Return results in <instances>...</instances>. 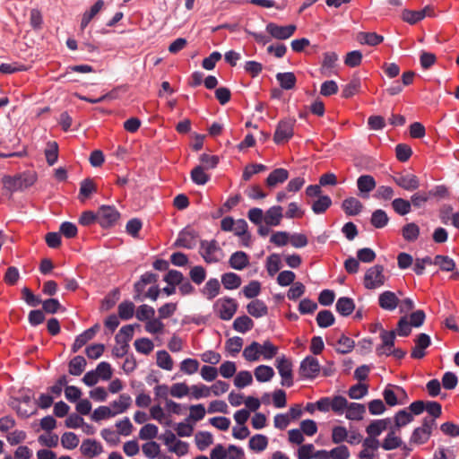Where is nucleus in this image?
<instances>
[{
    "instance_id": "f257e3e1",
    "label": "nucleus",
    "mask_w": 459,
    "mask_h": 459,
    "mask_svg": "<svg viewBox=\"0 0 459 459\" xmlns=\"http://www.w3.org/2000/svg\"><path fill=\"white\" fill-rule=\"evenodd\" d=\"M36 181L37 174L30 170L23 171L14 176L4 175L2 178L4 188L11 194L24 191L33 186Z\"/></svg>"
},
{
    "instance_id": "f03ea898",
    "label": "nucleus",
    "mask_w": 459,
    "mask_h": 459,
    "mask_svg": "<svg viewBox=\"0 0 459 459\" xmlns=\"http://www.w3.org/2000/svg\"><path fill=\"white\" fill-rule=\"evenodd\" d=\"M199 254L207 264H215L221 261L222 250L215 239L201 240Z\"/></svg>"
},
{
    "instance_id": "7ed1b4c3",
    "label": "nucleus",
    "mask_w": 459,
    "mask_h": 459,
    "mask_svg": "<svg viewBox=\"0 0 459 459\" xmlns=\"http://www.w3.org/2000/svg\"><path fill=\"white\" fill-rule=\"evenodd\" d=\"M296 119L287 117L281 119L273 134V141L276 144H282L289 142L294 135V126Z\"/></svg>"
},
{
    "instance_id": "20e7f679",
    "label": "nucleus",
    "mask_w": 459,
    "mask_h": 459,
    "mask_svg": "<svg viewBox=\"0 0 459 459\" xmlns=\"http://www.w3.org/2000/svg\"><path fill=\"white\" fill-rule=\"evenodd\" d=\"M436 422L434 419H429V417H425L422 420V424L420 427H417L412 431L410 443L415 445H423L429 441L432 435V429Z\"/></svg>"
},
{
    "instance_id": "39448f33",
    "label": "nucleus",
    "mask_w": 459,
    "mask_h": 459,
    "mask_svg": "<svg viewBox=\"0 0 459 459\" xmlns=\"http://www.w3.org/2000/svg\"><path fill=\"white\" fill-rule=\"evenodd\" d=\"M238 309L237 301L230 297L217 299L213 304V310L216 315L224 321L230 320Z\"/></svg>"
},
{
    "instance_id": "423d86ee",
    "label": "nucleus",
    "mask_w": 459,
    "mask_h": 459,
    "mask_svg": "<svg viewBox=\"0 0 459 459\" xmlns=\"http://www.w3.org/2000/svg\"><path fill=\"white\" fill-rule=\"evenodd\" d=\"M320 371L321 366L316 357L308 355L301 360L299 374L302 380H314Z\"/></svg>"
},
{
    "instance_id": "0eeeda50",
    "label": "nucleus",
    "mask_w": 459,
    "mask_h": 459,
    "mask_svg": "<svg viewBox=\"0 0 459 459\" xmlns=\"http://www.w3.org/2000/svg\"><path fill=\"white\" fill-rule=\"evenodd\" d=\"M97 212L98 223L103 229L115 226L120 218V212L113 205H101Z\"/></svg>"
},
{
    "instance_id": "6e6552de",
    "label": "nucleus",
    "mask_w": 459,
    "mask_h": 459,
    "mask_svg": "<svg viewBox=\"0 0 459 459\" xmlns=\"http://www.w3.org/2000/svg\"><path fill=\"white\" fill-rule=\"evenodd\" d=\"M275 367L281 377V385L291 387L294 384L291 360L285 355H281L276 359Z\"/></svg>"
},
{
    "instance_id": "1a4fd4ad",
    "label": "nucleus",
    "mask_w": 459,
    "mask_h": 459,
    "mask_svg": "<svg viewBox=\"0 0 459 459\" xmlns=\"http://www.w3.org/2000/svg\"><path fill=\"white\" fill-rule=\"evenodd\" d=\"M385 277L384 266L376 264L368 268L364 275V286L368 290H374L384 285Z\"/></svg>"
},
{
    "instance_id": "9d476101",
    "label": "nucleus",
    "mask_w": 459,
    "mask_h": 459,
    "mask_svg": "<svg viewBox=\"0 0 459 459\" xmlns=\"http://www.w3.org/2000/svg\"><path fill=\"white\" fill-rule=\"evenodd\" d=\"M297 27L294 24L281 26L274 22L266 25V31L276 39H287L296 31Z\"/></svg>"
},
{
    "instance_id": "9b49d317",
    "label": "nucleus",
    "mask_w": 459,
    "mask_h": 459,
    "mask_svg": "<svg viewBox=\"0 0 459 459\" xmlns=\"http://www.w3.org/2000/svg\"><path fill=\"white\" fill-rule=\"evenodd\" d=\"M392 178L398 186L406 191H414L420 187V179L414 174H398Z\"/></svg>"
},
{
    "instance_id": "f8f14e48",
    "label": "nucleus",
    "mask_w": 459,
    "mask_h": 459,
    "mask_svg": "<svg viewBox=\"0 0 459 459\" xmlns=\"http://www.w3.org/2000/svg\"><path fill=\"white\" fill-rule=\"evenodd\" d=\"M431 344L430 336L421 333L415 339V347L412 349L411 357L412 359H420L425 357V350Z\"/></svg>"
},
{
    "instance_id": "ddd939ff",
    "label": "nucleus",
    "mask_w": 459,
    "mask_h": 459,
    "mask_svg": "<svg viewBox=\"0 0 459 459\" xmlns=\"http://www.w3.org/2000/svg\"><path fill=\"white\" fill-rule=\"evenodd\" d=\"M356 184L359 192V195L362 198H368L369 193L373 191L377 186V182L374 177L368 174L360 175L357 178Z\"/></svg>"
},
{
    "instance_id": "4468645a",
    "label": "nucleus",
    "mask_w": 459,
    "mask_h": 459,
    "mask_svg": "<svg viewBox=\"0 0 459 459\" xmlns=\"http://www.w3.org/2000/svg\"><path fill=\"white\" fill-rule=\"evenodd\" d=\"M196 237L195 230L186 228L179 232L175 245L178 247L193 249L196 245Z\"/></svg>"
},
{
    "instance_id": "2eb2a0df",
    "label": "nucleus",
    "mask_w": 459,
    "mask_h": 459,
    "mask_svg": "<svg viewBox=\"0 0 459 459\" xmlns=\"http://www.w3.org/2000/svg\"><path fill=\"white\" fill-rule=\"evenodd\" d=\"M338 55L335 52H325L323 55V61L320 67V73L325 76L335 74Z\"/></svg>"
},
{
    "instance_id": "dca6fc26",
    "label": "nucleus",
    "mask_w": 459,
    "mask_h": 459,
    "mask_svg": "<svg viewBox=\"0 0 459 459\" xmlns=\"http://www.w3.org/2000/svg\"><path fill=\"white\" fill-rule=\"evenodd\" d=\"M398 304V297L391 290H385L378 296V305L384 310L394 311Z\"/></svg>"
},
{
    "instance_id": "f3484780",
    "label": "nucleus",
    "mask_w": 459,
    "mask_h": 459,
    "mask_svg": "<svg viewBox=\"0 0 459 459\" xmlns=\"http://www.w3.org/2000/svg\"><path fill=\"white\" fill-rule=\"evenodd\" d=\"M430 12L431 10L428 6L419 11L403 9L401 17L403 22L409 24H416L417 22L423 20L426 16H430Z\"/></svg>"
},
{
    "instance_id": "a211bd4d",
    "label": "nucleus",
    "mask_w": 459,
    "mask_h": 459,
    "mask_svg": "<svg viewBox=\"0 0 459 459\" xmlns=\"http://www.w3.org/2000/svg\"><path fill=\"white\" fill-rule=\"evenodd\" d=\"M341 207L347 216L359 215L363 210L362 203L353 196L345 198L342 201Z\"/></svg>"
},
{
    "instance_id": "6ab92c4d",
    "label": "nucleus",
    "mask_w": 459,
    "mask_h": 459,
    "mask_svg": "<svg viewBox=\"0 0 459 459\" xmlns=\"http://www.w3.org/2000/svg\"><path fill=\"white\" fill-rule=\"evenodd\" d=\"M221 291V283L216 278H210L200 290L201 294L208 300L215 299Z\"/></svg>"
},
{
    "instance_id": "aec40b11",
    "label": "nucleus",
    "mask_w": 459,
    "mask_h": 459,
    "mask_svg": "<svg viewBox=\"0 0 459 459\" xmlns=\"http://www.w3.org/2000/svg\"><path fill=\"white\" fill-rule=\"evenodd\" d=\"M390 423V418L374 420L367 426L366 432L369 437L377 438V437L388 428Z\"/></svg>"
},
{
    "instance_id": "412c9836",
    "label": "nucleus",
    "mask_w": 459,
    "mask_h": 459,
    "mask_svg": "<svg viewBox=\"0 0 459 459\" xmlns=\"http://www.w3.org/2000/svg\"><path fill=\"white\" fill-rule=\"evenodd\" d=\"M80 450L83 455L92 458L101 454L102 446L94 439H85L82 441Z\"/></svg>"
},
{
    "instance_id": "4be33fe9",
    "label": "nucleus",
    "mask_w": 459,
    "mask_h": 459,
    "mask_svg": "<svg viewBox=\"0 0 459 459\" xmlns=\"http://www.w3.org/2000/svg\"><path fill=\"white\" fill-rule=\"evenodd\" d=\"M247 310L249 315L255 318H260L268 314V307L264 301L255 299L247 305Z\"/></svg>"
},
{
    "instance_id": "5701e85b",
    "label": "nucleus",
    "mask_w": 459,
    "mask_h": 459,
    "mask_svg": "<svg viewBox=\"0 0 459 459\" xmlns=\"http://www.w3.org/2000/svg\"><path fill=\"white\" fill-rule=\"evenodd\" d=\"M282 216V208L281 206H272L264 213V223L267 226H278Z\"/></svg>"
},
{
    "instance_id": "b1692460",
    "label": "nucleus",
    "mask_w": 459,
    "mask_h": 459,
    "mask_svg": "<svg viewBox=\"0 0 459 459\" xmlns=\"http://www.w3.org/2000/svg\"><path fill=\"white\" fill-rule=\"evenodd\" d=\"M249 263L248 255L243 251H236L234 252L230 259L229 264L231 268L235 270H243L247 266Z\"/></svg>"
},
{
    "instance_id": "393cba45",
    "label": "nucleus",
    "mask_w": 459,
    "mask_h": 459,
    "mask_svg": "<svg viewBox=\"0 0 459 459\" xmlns=\"http://www.w3.org/2000/svg\"><path fill=\"white\" fill-rule=\"evenodd\" d=\"M336 311L342 316H348L355 309V303L351 298L341 297L335 304Z\"/></svg>"
},
{
    "instance_id": "a878e982",
    "label": "nucleus",
    "mask_w": 459,
    "mask_h": 459,
    "mask_svg": "<svg viewBox=\"0 0 459 459\" xmlns=\"http://www.w3.org/2000/svg\"><path fill=\"white\" fill-rule=\"evenodd\" d=\"M357 40L360 44L375 47L383 42L384 37L376 32L360 31L357 35Z\"/></svg>"
},
{
    "instance_id": "bb28decb",
    "label": "nucleus",
    "mask_w": 459,
    "mask_h": 459,
    "mask_svg": "<svg viewBox=\"0 0 459 459\" xmlns=\"http://www.w3.org/2000/svg\"><path fill=\"white\" fill-rule=\"evenodd\" d=\"M289 178L287 169L279 168L273 169L266 178V184L269 187H273L277 184L283 183Z\"/></svg>"
},
{
    "instance_id": "cd10ccee",
    "label": "nucleus",
    "mask_w": 459,
    "mask_h": 459,
    "mask_svg": "<svg viewBox=\"0 0 459 459\" xmlns=\"http://www.w3.org/2000/svg\"><path fill=\"white\" fill-rule=\"evenodd\" d=\"M132 403V398L127 394H122L119 395L117 401H113L110 404L111 410L114 411L115 416L125 412Z\"/></svg>"
},
{
    "instance_id": "c85d7f7f",
    "label": "nucleus",
    "mask_w": 459,
    "mask_h": 459,
    "mask_svg": "<svg viewBox=\"0 0 459 459\" xmlns=\"http://www.w3.org/2000/svg\"><path fill=\"white\" fill-rule=\"evenodd\" d=\"M366 407L358 403H348L345 417L351 420H360L363 419Z\"/></svg>"
},
{
    "instance_id": "c756f323",
    "label": "nucleus",
    "mask_w": 459,
    "mask_h": 459,
    "mask_svg": "<svg viewBox=\"0 0 459 459\" xmlns=\"http://www.w3.org/2000/svg\"><path fill=\"white\" fill-rule=\"evenodd\" d=\"M403 440L395 435V430L391 429L384 438L381 446L385 451H390L402 446Z\"/></svg>"
},
{
    "instance_id": "7c9ffc66",
    "label": "nucleus",
    "mask_w": 459,
    "mask_h": 459,
    "mask_svg": "<svg viewBox=\"0 0 459 459\" xmlns=\"http://www.w3.org/2000/svg\"><path fill=\"white\" fill-rule=\"evenodd\" d=\"M276 80L280 86L286 91L292 90L297 82V78L291 72L278 73L276 74Z\"/></svg>"
},
{
    "instance_id": "2f4dec72",
    "label": "nucleus",
    "mask_w": 459,
    "mask_h": 459,
    "mask_svg": "<svg viewBox=\"0 0 459 459\" xmlns=\"http://www.w3.org/2000/svg\"><path fill=\"white\" fill-rule=\"evenodd\" d=\"M232 327L238 333H246L254 327V321L246 315L240 316L234 320Z\"/></svg>"
},
{
    "instance_id": "473e14b6",
    "label": "nucleus",
    "mask_w": 459,
    "mask_h": 459,
    "mask_svg": "<svg viewBox=\"0 0 459 459\" xmlns=\"http://www.w3.org/2000/svg\"><path fill=\"white\" fill-rule=\"evenodd\" d=\"M274 374L273 368L267 365H259L254 370L255 379L261 383L270 381Z\"/></svg>"
},
{
    "instance_id": "72a5a7b5",
    "label": "nucleus",
    "mask_w": 459,
    "mask_h": 459,
    "mask_svg": "<svg viewBox=\"0 0 459 459\" xmlns=\"http://www.w3.org/2000/svg\"><path fill=\"white\" fill-rule=\"evenodd\" d=\"M190 178L193 183L198 186L205 185L211 178L210 175L204 172V168L202 165H198L191 170Z\"/></svg>"
},
{
    "instance_id": "f704fd0d",
    "label": "nucleus",
    "mask_w": 459,
    "mask_h": 459,
    "mask_svg": "<svg viewBox=\"0 0 459 459\" xmlns=\"http://www.w3.org/2000/svg\"><path fill=\"white\" fill-rule=\"evenodd\" d=\"M391 205L394 212L400 216L407 215L411 211V202L402 197L394 199Z\"/></svg>"
},
{
    "instance_id": "c9c22d12",
    "label": "nucleus",
    "mask_w": 459,
    "mask_h": 459,
    "mask_svg": "<svg viewBox=\"0 0 459 459\" xmlns=\"http://www.w3.org/2000/svg\"><path fill=\"white\" fill-rule=\"evenodd\" d=\"M221 283L226 290H236L241 285V278L235 273H225L221 275Z\"/></svg>"
},
{
    "instance_id": "e433bc0d",
    "label": "nucleus",
    "mask_w": 459,
    "mask_h": 459,
    "mask_svg": "<svg viewBox=\"0 0 459 459\" xmlns=\"http://www.w3.org/2000/svg\"><path fill=\"white\" fill-rule=\"evenodd\" d=\"M379 337L382 342L376 347V351H380L384 347H394L396 338V332L394 330L387 331L381 328Z\"/></svg>"
},
{
    "instance_id": "4c0bfd02",
    "label": "nucleus",
    "mask_w": 459,
    "mask_h": 459,
    "mask_svg": "<svg viewBox=\"0 0 459 459\" xmlns=\"http://www.w3.org/2000/svg\"><path fill=\"white\" fill-rule=\"evenodd\" d=\"M388 221L389 218L382 209H377L371 214L370 223L376 229H383L387 225Z\"/></svg>"
},
{
    "instance_id": "58836bf2",
    "label": "nucleus",
    "mask_w": 459,
    "mask_h": 459,
    "mask_svg": "<svg viewBox=\"0 0 459 459\" xmlns=\"http://www.w3.org/2000/svg\"><path fill=\"white\" fill-rule=\"evenodd\" d=\"M268 446V438L263 434L254 435L248 442V446L255 452H262L265 450Z\"/></svg>"
},
{
    "instance_id": "ea45409f",
    "label": "nucleus",
    "mask_w": 459,
    "mask_h": 459,
    "mask_svg": "<svg viewBox=\"0 0 459 459\" xmlns=\"http://www.w3.org/2000/svg\"><path fill=\"white\" fill-rule=\"evenodd\" d=\"M242 355L247 361H257L260 359V343L252 342L245 347Z\"/></svg>"
},
{
    "instance_id": "a19ab883",
    "label": "nucleus",
    "mask_w": 459,
    "mask_h": 459,
    "mask_svg": "<svg viewBox=\"0 0 459 459\" xmlns=\"http://www.w3.org/2000/svg\"><path fill=\"white\" fill-rule=\"evenodd\" d=\"M361 87V81L359 77H352L351 80L343 86L342 91V97L350 99L359 92Z\"/></svg>"
},
{
    "instance_id": "79ce46f5",
    "label": "nucleus",
    "mask_w": 459,
    "mask_h": 459,
    "mask_svg": "<svg viewBox=\"0 0 459 459\" xmlns=\"http://www.w3.org/2000/svg\"><path fill=\"white\" fill-rule=\"evenodd\" d=\"M58 144L55 141H49L47 143V147L44 151L47 163L49 166H53L58 160Z\"/></svg>"
},
{
    "instance_id": "37998d69",
    "label": "nucleus",
    "mask_w": 459,
    "mask_h": 459,
    "mask_svg": "<svg viewBox=\"0 0 459 459\" xmlns=\"http://www.w3.org/2000/svg\"><path fill=\"white\" fill-rule=\"evenodd\" d=\"M195 441L197 448L204 451L213 443V437L208 431H199L195 434Z\"/></svg>"
},
{
    "instance_id": "c03bdc74",
    "label": "nucleus",
    "mask_w": 459,
    "mask_h": 459,
    "mask_svg": "<svg viewBox=\"0 0 459 459\" xmlns=\"http://www.w3.org/2000/svg\"><path fill=\"white\" fill-rule=\"evenodd\" d=\"M156 359L158 367L168 371L172 370L173 359L167 351H158L156 353Z\"/></svg>"
},
{
    "instance_id": "a18cd8bd",
    "label": "nucleus",
    "mask_w": 459,
    "mask_h": 459,
    "mask_svg": "<svg viewBox=\"0 0 459 459\" xmlns=\"http://www.w3.org/2000/svg\"><path fill=\"white\" fill-rule=\"evenodd\" d=\"M402 235L406 241L413 242L420 236V228L414 222L407 223L402 229Z\"/></svg>"
},
{
    "instance_id": "49530a36",
    "label": "nucleus",
    "mask_w": 459,
    "mask_h": 459,
    "mask_svg": "<svg viewBox=\"0 0 459 459\" xmlns=\"http://www.w3.org/2000/svg\"><path fill=\"white\" fill-rule=\"evenodd\" d=\"M434 264L438 265L444 272H453L455 268V262L448 255H437L434 257Z\"/></svg>"
},
{
    "instance_id": "de8ad7c7",
    "label": "nucleus",
    "mask_w": 459,
    "mask_h": 459,
    "mask_svg": "<svg viewBox=\"0 0 459 459\" xmlns=\"http://www.w3.org/2000/svg\"><path fill=\"white\" fill-rule=\"evenodd\" d=\"M134 304L130 300H125L118 305V316L122 320H129L134 314Z\"/></svg>"
},
{
    "instance_id": "09e8293b",
    "label": "nucleus",
    "mask_w": 459,
    "mask_h": 459,
    "mask_svg": "<svg viewBox=\"0 0 459 459\" xmlns=\"http://www.w3.org/2000/svg\"><path fill=\"white\" fill-rule=\"evenodd\" d=\"M278 353V347L275 346L271 341H264L260 344V356L265 360H270L274 358Z\"/></svg>"
},
{
    "instance_id": "8fccbe9b",
    "label": "nucleus",
    "mask_w": 459,
    "mask_h": 459,
    "mask_svg": "<svg viewBox=\"0 0 459 459\" xmlns=\"http://www.w3.org/2000/svg\"><path fill=\"white\" fill-rule=\"evenodd\" d=\"M86 366V360L82 356H75L69 362V373L73 376H80Z\"/></svg>"
},
{
    "instance_id": "3c124183",
    "label": "nucleus",
    "mask_w": 459,
    "mask_h": 459,
    "mask_svg": "<svg viewBox=\"0 0 459 459\" xmlns=\"http://www.w3.org/2000/svg\"><path fill=\"white\" fill-rule=\"evenodd\" d=\"M266 270L270 276H274L281 267V256L278 254H272L266 259Z\"/></svg>"
},
{
    "instance_id": "603ef678",
    "label": "nucleus",
    "mask_w": 459,
    "mask_h": 459,
    "mask_svg": "<svg viewBox=\"0 0 459 459\" xmlns=\"http://www.w3.org/2000/svg\"><path fill=\"white\" fill-rule=\"evenodd\" d=\"M316 323L321 328H327L334 324L335 318L330 310H321L316 316Z\"/></svg>"
},
{
    "instance_id": "864d4df0",
    "label": "nucleus",
    "mask_w": 459,
    "mask_h": 459,
    "mask_svg": "<svg viewBox=\"0 0 459 459\" xmlns=\"http://www.w3.org/2000/svg\"><path fill=\"white\" fill-rule=\"evenodd\" d=\"M332 205V199L328 195H321L312 204V211L316 214L324 213Z\"/></svg>"
},
{
    "instance_id": "5fc2aeb1",
    "label": "nucleus",
    "mask_w": 459,
    "mask_h": 459,
    "mask_svg": "<svg viewBox=\"0 0 459 459\" xmlns=\"http://www.w3.org/2000/svg\"><path fill=\"white\" fill-rule=\"evenodd\" d=\"M337 344L336 351L340 354H347L353 350L355 342L345 334H342L337 341Z\"/></svg>"
},
{
    "instance_id": "6e6d98bb",
    "label": "nucleus",
    "mask_w": 459,
    "mask_h": 459,
    "mask_svg": "<svg viewBox=\"0 0 459 459\" xmlns=\"http://www.w3.org/2000/svg\"><path fill=\"white\" fill-rule=\"evenodd\" d=\"M368 393V385L362 383H358L351 385L348 390V395L351 399L359 400L366 396Z\"/></svg>"
},
{
    "instance_id": "4d7b16f0",
    "label": "nucleus",
    "mask_w": 459,
    "mask_h": 459,
    "mask_svg": "<svg viewBox=\"0 0 459 459\" xmlns=\"http://www.w3.org/2000/svg\"><path fill=\"white\" fill-rule=\"evenodd\" d=\"M243 342L241 337L234 336L227 340L225 349L232 357H235L241 351Z\"/></svg>"
},
{
    "instance_id": "13d9d810",
    "label": "nucleus",
    "mask_w": 459,
    "mask_h": 459,
    "mask_svg": "<svg viewBox=\"0 0 459 459\" xmlns=\"http://www.w3.org/2000/svg\"><path fill=\"white\" fill-rule=\"evenodd\" d=\"M134 345L137 352L144 355L150 354L154 349L152 341L145 337L135 340Z\"/></svg>"
},
{
    "instance_id": "bf43d9fd",
    "label": "nucleus",
    "mask_w": 459,
    "mask_h": 459,
    "mask_svg": "<svg viewBox=\"0 0 459 459\" xmlns=\"http://www.w3.org/2000/svg\"><path fill=\"white\" fill-rule=\"evenodd\" d=\"M394 420L396 429H400L411 423L413 420V416L407 409H403L395 413Z\"/></svg>"
},
{
    "instance_id": "052dcab7",
    "label": "nucleus",
    "mask_w": 459,
    "mask_h": 459,
    "mask_svg": "<svg viewBox=\"0 0 459 459\" xmlns=\"http://www.w3.org/2000/svg\"><path fill=\"white\" fill-rule=\"evenodd\" d=\"M253 382L252 374L247 370L239 371L234 378V385L237 388H244Z\"/></svg>"
},
{
    "instance_id": "680f3d73",
    "label": "nucleus",
    "mask_w": 459,
    "mask_h": 459,
    "mask_svg": "<svg viewBox=\"0 0 459 459\" xmlns=\"http://www.w3.org/2000/svg\"><path fill=\"white\" fill-rule=\"evenodd\" d=\"M116 345L112 349V355L115 358H123L128 353L129 343L122 341V337L116 336L115 337Z\"/></svg>"
},
{
    "instance_id": "e2e57ef3",
    "label": "nucleus",
    "mask_w": 459,
    "mask_h": 459,
    "mask_svg": "<svg viewBox=\"0 0 459 459\" xmlns=\"http://www.w3.org/2000/svg\"><path fill=\"white\" fill-rule=\"evenodd\" d=\"M206 275V270L202 265H195L189 272L191 281L197 285L202 284L205 281Z\"/></svg>"
},
{
    "instance_id": "0e129e2a",
    "label": "nucleus",
    "mask_w": 459,
    "mask_h": 459,
    "mask_svg": "<svg viewBox=\"0 0 459 459\" xmlns=\"http://www.w3.org/2000/svg\"><path fill=\"white\" fill-rule=\"evenodd\" d=\"M155 310L152 307L146 304L141 305L137 307L135 316L139 321H149L153 318Z\"/></svg>"
},
{
    "instance_id": "69168bd1",
    "label": "nucleus",
    "mask_w": 459,
    "mask_h": 459,
    "mask_svg": "<svg viewBox=\"0 0 459 459\" xmlns=\"http://www.w3.org/2000/svg\"><path fill=\"white\" fill-rule=\"evenodd\" d=\"M61 445L64 448L72 450L79 445V438L74 432H65L61 437Z\"/></svg>"
},
{
    "instance_id": "338daca9",
    "label": "nucleus",
    "mask_w": 459,
    "mask_h": 459,
    "mask_svg": "<svg viewBox=\"0 0 459 459\" xmlns=\"http://www.w3.org/2000/svg\"><path fill=\"white\" fill-rule=\"evenodd\" d=\"M96 191V186L91 178H85L81 182L79 195L82 199L89 198Z\"/></svg>"
},
{
    "instance_id": "774afa93",
    "label": "nucleus",
    "mask_w": 459,
    "mask_h": 459,
    "mask_svg": "<svg viewBox=\"0 0 459 459\" xmlns=\"http://www.w3.org/2000/svg\"><path fill=\"white\" fill-rule=\"evenodd\" d=\"M199 362L195 359H185L180 362V370L186 375H193L198 371Z\"/></svg>"
}]
</instances>
